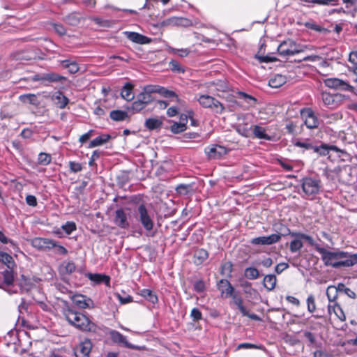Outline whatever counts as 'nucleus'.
Segmentation results:
<instances>
[{"label": "nucleus", "instance_id": "nucleus-1", "mask_svg": "<svg viewBox=\"0 0 357 357\" xmlns=\"http://www.w3.org/2000/svg\"><path fill=\"white\" fill-rule=\"evenodd\" d=\"M63 314L68 322L76 328L84 332H97V325L85 314L74 310L70 307L65 309Z\"/></svg>", "mask_w": 357, "mask_h": 357}, {"label": "nucleus", "instance_id": "nucleus-2", "mask_svg": "<svg viewBox=\"0 0 357 357\" xmlns=\"http://www.w3.org/2000/svg\"><path fill=\"white\" fill-rule=\"evenodd\" d=\"M316 250L321 255V259L326 266H331L335 268L349 267V252L344 251L331 252L319 245L315 247Z\"/></svg>", "mask_w": 357, "mask_h": 357}, {"label": "nucleus", "instance_id": "nucleus-3", "mask_svg": "<svg viewBox=\"0 0 357 357\" xmlns=\"http://www.w3.org/2000/svg\"><path fill=\"white\" fill-rule=\"evenodd\" d=\"M134 215L146 231H150L153 229V214L148 211L144 204H140L137 206L134 210Z\"/></svg>", "mask_w": 357, "mask_h": 357}, {"label": "nucleus", "instance_id": "nucleus-4", "mask_svg": "<svg viewBox=\"0 0 357 357\" xmlns=\"http://www.w3.org/2000/svg\"><path fill=\"white\" fill-rule=\"evenodd\" d=\"M301 183L305 197L307 199H312L320 191L321 181L318 178L305 177L301 180Z\"/></svg>", "mask_w": 357, "mask_h": 357}, {"label": "nucleus", "instance_id": "nucleus-5", "mask_svg": "<svg viewBox=\"0 0 357 357\" xmlns=\"http://www.w3.org/2000/svg\"><path fill=\"white\" fill-rule=\"evenodd\" d=\"M305 47L297 44L292 40H284L278 47V52L283 56H292L304 52Z\"/></svg>", "mask_w": 357, "mask_h": 357}, {"label": "nucleus", "instance_id": "nucleus-6", "mask_svg": "<svg viewBox=\"0 0 357 357\" xmlns=\"http://www.w3.org/2000/svg\"><path fill=\"white\" fill-rule=\"evenodd\" d=\"M321 100L326 107L334 109L340 107L346 98V96L341 93H331L323 91L321 93Z\"/></svg>", "mask_w": 357, "mask_h": 357}, {"label": "nucleus", "instance_id": "nucleus-7", "mask_svg": "<svg viewBox=\"0 0 357 357\" xmlns=\"http://www.w3.org/2000/svg\"><path fill=\"white\" fill-rule=\"evenodd\" d=\"M197 101L203 107L209 108L217 114H222L225 109V107L219 100L208 95H201Z\"/></svg>", "mask_w": 357, "mask_h": 357}, {"label": "nucleus", "instance_id": "nucleus-8", "mask_svg": "<svg viewBox=\"0 0 357 357\" xmlns=\"http://www.w3.org/2000/svg\"><path fill=\"white\" fill-rule=\"evenodd\" d=\"M143 89L150 95H152V93H159L165 98H174L178 102H181V101L174 91L168 90L159 85H146Z\"/></svg>", "mask_w": 357, "mask_h": 357}, {"label": "nucleus", "instance_id": "nucleus-9", "mask_svg": "<svg viewBox=\"0 0 357 357\" xmlns=\"http://www.w3.org/2000/svg\"><path fill=\"white\" fill-rule=\"evenodd\" d=\"M326 86L346 91L354 92V88L349 83L338 78H327L323 80Z\"/></svg>", "mask_w": 357, "mask_h": 357}, {"label": "nucleus", "instance_id": "nucleus-10", "mask_svg": "<svg viewBox=\"0 0 357 357\" xmlns=\"http://www.w3.org/2000/svg\"><path fill=\"white\" fill-rule=\"evenodd\" d=\"M301 114L305 118V124L308 128H317L319 126V121L311 108L301 109Z\"/></svg>", "mask_w": 357, "mask_h": 357}, {"label": "nucleus", "instance_id": "nucleus-11", "mask_svg": "<svg viewBox=\"0 0 357 357\" xmlns=\"http://www.w3.org/2000/svg\"><path fill=\"white\" fill-rule=\"evenodd\" d=\"M92 347L91 340L86 338L75 347L74 354L76 357H90Z\"/></svg>", "mask_w": 357, "mask_h": 357}, {"label": "nucleus", "instance_id": "nucleus-12", "mask_svg": "<svg viewBox=\"0 0 357 357\" xmlns=\"http://www.w3.org/2000/svg\"><path fill=\"white\" fill-rule=\"evenodd\" d=\"M281 239L280 234H273L267 236H259L253 238L250 243L252 245H270L278 243Z\"/></svg>", "mask_w": 357, "mask_h": 357}, {"label": "nucleus", "instance_id": "nucleus-13", "mask_svg": "<svg viewBox=\"0 0 357 357\" xmlns=\"http://www.w3.org/2000/svg\"><path fill=\"white\" fill-rule=\"evenodd\" d=\"M33 247L41 250H50L56 245V241L47 238L36 237L31 240Z\"/></svg>", "mask_w": 357, "mask_h": 357}, {"label": "nucleus", "instance_id": "nucleus-14", "mask_svg": "<svg viewBox=\"0 0 357 357\" xmlns=\"http://www.w3.org/2000/svg\"><path fill=\"white\" fill-rule=\"evenodd\" d=\"M228 296H231L232 298L234 303L237 306L238 309L240 310L243 316L248 317L250 319L255 321L261 320L260 317L257 314L249 313V312L243 305V299L241 298V297L238 296L234 292L232 293L231 295H229Z\"/></svg>", "mask_w": 357, "mask_h": 357}, {"label": "nucleus", "instance_id": "nucleus-15", "mask_svg": "<svg viewBox=\"0 0 357 357\" xmlns=\"http://www.w3.org/2000/svg\"><path fill=\"white\" fill-rule=\"evenodd\" d=\"M109 335L112 342L116 344L123 345V347L129 349H137V346L129 343L127 341L126 337L117 331L110 330Z\"/></svg>", "mask_w": 357, "mask_h": 357}, {"label": "nucleus", "instance_id": "nucleus-16", "mask_svg": "<svg viewBox=\"0 0 357 357\" xmlns=\"http://www.w3.org/2000/svg\"><path fill=\"white\" fill-rule=\"evenodd\" d=\"M205 152L210 159H218L227 154V149L222 146L212 145L206 147Z\"/></svg>", "mask_w": 357, "mask_h": 357}, {"label": "nucleus", "instance_id": "nucleus-17", "mask_svg": "<svg viewBox=\"0 0 357 357\" xmlns=\"http://www.w3.org/2000/svg\"><path fill=\"white\" fill-rule=\"evenodd\" d=\"M114 222L121 229H128L130 227L127 214L123 208H119L115 211Z\"/></svg>", "mask_w": 357, "mask_h": 357}, {"label": "nucleus", "instance_id": "nucleus-18", "mask_svg": "<svg viewBox=\"0 0 357 357\" xmlns=\"http://www.w3.org/2000/svg\"><path fill=\"white\" fill-rule=\"evenodd\" d=\"M73 303L79 308L86 309L93 307V301L84 295H75L73 298Z\"/></svg>", "mask_w": 357, "mask_h": 357}, {"label": "nucleus", "instance_id": "nucleus-19", "mask_svg": "<svg viewBox=\"0 0 357 357\" xmlns=\"http://www.w3.org/2000/svg\"><path fill=\"white\" fill-rule=\"evenodd\" d=\"M125 34L130 40L137 44H149L151 42L150 38L136 32L126 31Z\"/></svg>", "mask_w": 357, "mask_h": 357}, {"label": "nucleus", "instance_id": "nucleus-20", "mask_svg": "<svg viewBox=\"0 0 357 357\" xmlns=\"http://www.w3.org/2000/svg\"><path fill=\"white\" fill-rule=\"evenodd\" d=\"M52 100L55 105L59 109H64L69 103V99L59 91H56L52 95Z\"/></svg>", "mask_w": 357, "mask_h": 357}, {"label": "nucleus", "instance_id": "nucleus-21", "mask_svg": "<svg viewBox=\"0 0 357 357\" xmlns=\"http://www.w3.org/2000/svg\"><path fill=\"white\" fill-rule=\"evenodd\" d=\"M218 289L221 291V293L225 294V296L227 297L229 295H231L234 291V288L231 284V283L225 279L220 280L218 284Z\"/></svg>", "mask_w": 357, "mask_h": 357}, {"label": "nucleus", "instance_id": "nucleus-22", "mask_svg": "<svg viewBox=\"0 0 357 357\" xmlns=\"http://www.w3.org/2000/svg\"><path fill=\"white\" fill-rule=\"evenodd\" d=\"M313 151L319 153L320 155L326 156L328 154L329 151H335L337 152L338 148L334 145H327L322 144L320 146H314Z\"/></svg>", "mask_w": 357, "mask_h": 357}, {"label": "nucleus", "instance_id": "nucleus-23", "mask_svg": "<svg viewBox=\"0 0 357 357\" xmlns=\"http://www.w3.org/2000/svg\"><path fill=\"white\" fill-rule=\"evenodd\" d=\"M83 18L81 13L73 12L63 17V21L70 26H77Z\"/></svg>", "mask_w": 357, "mask_h": 357}, {"label": "nucleus", "instance_id": "nucleus-24", "mask_svg": "<svg viewBox=\"0 0 357 357\" xmlns=\"http://www.w3.org/2000/svg\"><path fill=\"white\" fill-rule=\"evenodd\" d=\"M162 121L158 118H149L144 122V126L149 130L160 129L162 126Z\"/></svg>", "mask_w": 357, "mask_h": 357}, {"label": "nucleus", "instance_id": "nucleus-25", "mask_svg": "<svg viewBox=\"0 0 357 357\" xmlns=\"http://www.w3.org/2000/svg\"><path fill=\"white\" fill-rule=\"evenodd\" d=\"M89 279L97 284L105 283L109 286L110 283V278L106 275L99 273H89L87 275Z\"/></svg>", "mask_w": 357, "mask_h": 357}, {"label": "nucleus", "instance_id": "nucleus-26", "mask_svg": "<svg viewBox=\"0 0 357 357\" xmlns=\"http://www.w3.org/2000/svg\"><path fill=\"white\" fill-rule=\"evenodd\" d=\"M266 130L265 128L259 126L258 125H255L252 128V133L255 137L259 139H265V140H271L272 137L266 134Z\"/></svg>", "mask_w": 357, "mask_h": 357}, {"label": "nucleus", "instance_id": "nucleus-27", "mask_svg": "<svg viewBox=\"0 0 357 357\" xmlns=\"http://www.w3.org/2000/svg\"><path fill=\"white\" fill-rule=\"evenodd\" d=\"M208 257V252L203 248L197 249L194 252V263L197 265H200Z\"/></svg>", "mask_w": 357, "mask_h": 357}, {"label": "nucleus", "instance_id": "nucleus-28", "mask_svg": "<svg viewBox=\"0 0 357 357\" xmlns=\"http://www.w3.org/2000/svg\"><path fill=\"white\" fill-rule=\"evenodd\" d=\"M287 82V78L285 76L277 74L275 75L273 77H271L268 81V85L271 88H279L284 84Z\"/></svg>", "mask_w": 357, "mask_h": 357}, {"label": "nucleus", "instance_id": "nucleus-29", "mask_svg": "<svg viewBox=\"0 0 357 357\" xmlns=\"http://www.w3.org/2000/svg\"><path fill=\"white\" fill-rule=\"evenodd\" d=\"M331 310H333V313L340 321H344L346 320L344 312L339 303H335L333 305L329 304L328 312L330 314H331Z\"/></svg>", "mask_w": 357, "mask_h": 357}, {"label": "nucleus", "instance_id": "nucleus-30", "mask_svg": "<svg viewBox=\"0 0 357 357\" xmlns=\"http://www.w3.org/2000/svg\"><path fill=\"white\" fill-rule=\"evenodd\" d=\"M132 90H133V85L130 83H126L123 86V88L121 91V97L127 101L132 100L135 97Z\"/></svg>", "mask_w": 357, "mask_h": 357}, {"label": "nucleus", "instance_id": "nucleus-31", "mask_svg": "<svg viewBox=\"0 0 357 357\" xmlns=\"http://www.w3.org/2000/svg\"><path fill=\"white\" fill-rule=\"evenodd\" d=\"M110 139V135L102 134L91 140L89 144V148H93L96 146H102L106 144Z\"/></svg>", "mask_w": 357, "mask_h": 357}, {"label": "nucleus", "instance_id": "nucleus-32", "mask_svg": "<svg viewBox=\"0 0 357 357\" xmlns=\"http://www.w3.org/2000/svg\"><path fill=\"white\" fill-rule=\"evenodd\" d=\"M0 262L5 264L9 269H13L15 266L13 257L3 251H0Z\"/></svg>", "mask_w": 357, "mask_h": 357}, {"label": "nucleus", "instance_id": "nucleus-33", "mask_svg": "<svg viewBox=\"0 0 357 357\" xmlns=\"http://www.w3.org/2000/svg\"><path fill=\"white\" fill-rule=\"evenodd\" d=\"M67 78L56 73H45V81L50 83L62 82Z\"/></svg>", "mask_w": 357, "mask_h": 357}, {"label": "nucleus", "instance_id": "nucleus-34", "mask_svg": "<svg viewBox=\"0 0 357 357\" xmlns=\"http://www.w3.org/2000/svg\"><path fill=\"white\" fill-rule=\"evenodd\" d=\"M263 282L264 287L267 290L271 291L275 287L277 278L275 275L269 274L264 277Z\"/></svg>", "mask_w": 357, "mask_h": 357}, {"label": "nucleus", "instance_id": "nucleus-35", "mask_svg": "<svg viewBox=\"0 0 357 357\" xmlns=\"http://www.w3.org/2000/svg\"><path fill=\"white\" fill-rule=\"evenodd\" d=\"M175 190L180 195H188L193 192V185L181 183L175 188Z\"/></svg>", "mask_w": 357, "mask_h": 357}, {"label": "nucleus", "instance_id": "nucleus-36", "mask_svg": "<svg viewBox=\"0 0 357 357\" xmlns=\"http://www.w3.org/2000/svg\"><path fill=\"white\" fill-rule=\"evenodd\" d=\"M139 294L146 298L149 302L152 303L153 304H155L158 302V296L155 295V294L149 289H143L140 291Z\"/></svg>", "mask_w": 357, "mask_h": 357}, {"label": "nucleus", "instance_id": "nucleus-37", "mask_svg": "<svg viewBox=\"0 0 357 357\" xmlns=\"http://www.w3.org/2000/svg\"><path fill=\"white\" fill-rule=\"evenodd\" d=\"M109 117L115 121H124L128 117L127 112L123 110H112L109 113Z\"/></svg>", "mask_w": 357, "mask_h": 357}, {"label": "nucleus", "instance_id": "nucleus-38", "mask_svg": "<svg viewBox=\"0 0 357 357\" xmlns=\"http://www.w3.org/2000/svg\"><path fill=\"white\" fill-rule=\"evenodd\" d=\"M339 290H337V286L331 285L328 287L326 289V296L330 302H334L336 301L338 296Z\"/></svg>", "mask_w": 357, "mask_h": 357}, {"label": "nucleus", "instance_id": "nucleus-39", "mask_svg": "<svg viewBox=\"0 0 357 357\" xmlns=\"http://www.w3.org/2000/svg\"><path fill=\"white\" fill-rule=\"evenodd\" d=\"M129 172H121L116 176L117 185L121 188L124 187L129 182Z\"/></svg>", "mask_w": 357, "mask_h": 357}, {"label": "nucleus", "instance_id": "nucleus-40", "mask_svg": "<svg viewBox=\"0 0 357 357\" xmlns=\"http://www.w3.org/2000/svg\"><path fill=\"white\" fill-rule=\"evenodd\" d=\"M19 285L22 291L27 292L33 287V284L30 279L22 275Z\"/></svg>", "mask_w": 357, "mask_h": 357}, {"label": "nucleus", "instance_id": "nucleus-41", "mask_svg": "<svg viewBox=\"0 0 357 357\" xmlns=\"http://www.w3.org/2000/svg\"><path fill=\"white\" fill-rule=\"evenodd\" d=\"M20 100L24 103H29L33 105H37L38 101L35 94H23L20 96Z\"/></svg>", "mask_w": 357, "mask_h": 357}, {"label": "nucleus", "instance_id": "nucleus-42", "mask_svg": "<svg viewBox=\"0 0 357 357\" xmlns=\"http://www.w3.org/2000/svg\"><path fill=\"white\" fill-rule=\"evenodd\" d=\"M137 98L139 100L142 102H143L145 105H148L153 101V98L152 95L149 94L145 90H142L141 93H139Z\"/></svg>", "mask_w": 357, "mask_h": 357}, {"label": "nucleus", "instance_id": "nucleus-43", "mask_svg": "<svg viewBox=\"0 0 357 357\" xmlns=\"http://www.w3.org/2000/svg\"><path fill=\"white\" fill-rule=\"evenodd\" d=\"M302 238L299 237H295V238L291 241L289 245V250L291 252H296L303 248Z\"/></svg>", "mask_w": 357, "mask_h": 357}, {"label": "nucleus", "instance_id": "nucleus-44", "mask_svg": "<svg viewBox=\"0 0 357 357\" xmlns=\"http://www.w3.org/2000/svg\"><path fill=\"white\" fill-rule=\"evenodd\" d=\"M187 129V126L185 122H174L170 126V130L174 134L181 133Z\"/></svg>", "mask_w": 357, "mask_h": 357}, {"label": "nucleus", "instance_id": "nucleus-45", "mask_svg": "<svg viewBox=\"0 0 357 357\" xmlns=\"http://www.w3.org/2000/svg\"><path fill=\"white\" fill-rule=\"evenodd\" d=\"M236 130L238 134L245 137H249L251 135V128L248 124H238Z\"/></svg>", "mask_w": 357, "mask_h": 357}, {"label": "nucleus", "instance_id": "nucleus-46", "mask_svg": "<svg viewBox=\"0 0 357 357\" xmlns=\"http://www.w3.org/2000/svg\"><path fill=\"white\" fill-rule=\"evenodd\" d=\"M305 27L316 31L317 32L323 33L324 34L329 33V30L327 29L319 26L317 24H315L314 22H308L305 24Z\"/></svg>", "mask_w": 357, "mask_h": 357}, {"label": "nucleus", "instance_id": "nucleus-47", "mask_svg": "<svg viewBox=\"0 0 357 357\" xmlns=\"http://www.w3.org/2000/svg\"><path fill=\"white\" fill-rule=\"evenodd\" d=\"M259 275V271L255 268L248 267L245 270V276L250 280H255Z\"/></svg>", "mask_w": 357, "mask_h": 357}, {"label": "nucleus", "instance_id": "nucleus-48", "mask_svg": "<svg viewBox=\"0 0 357 357\" xmlns=\"http://www.w3.org/2000/svg\"><path fill=\"white\" fill-rule=\"evenodd\" d=\"M146 107V105L137 98L136 100L132 103L131 106L128 107V109L132 111L133 113H137L144 109Z\"/></svg>", "mask_w": 357, "mask_h": 357}, {"label": "nucleus", "instance_id": "nucleus-49", "mask_svg": "<svg viewBox=\"0 0 357 357\" xmlns=\"http://www.w3.org/2000/svg\"><path fill=\"white\" fill-rule=\"evenodd\" d=\"M52 157L50 154L41 152L38 155V162L42 165H47L51 162Z\"/></svg>", "mask_w": 357, "mask_h": 357}, {"label": "nucleus", "instance_id": "nucleus-50", "mask_svg": "<svg viewBox=\"0 0 357 357\" xmlns=\"http://www.w3.org/2000/svg\"><path fill=\"white\" fill-rule=\"evenodd\" d=\"M3 281L8 284L10 285L13 283L14 281V275L12 269H8L3 272Z\"/></svg>", "mask_w": 357, "mask_h": 357}, {"label": "nucleus", "instance_id": "nucleus-51", "mask_svg": "<svg viewBox=\"0 0 357 357\" xmlns=\"http://www.w3.org/2000/svg\"><path fill=\"white\" fill-rule=\"evenodd\" d=\"M306 303H307V309L308 312L310 313L314 312L317 307H316L315 298L312 294H310L307 296V300H306Z\"/></svg>", "mask_w": 357, "mask_h": 357}, {"label": "nucleus", "instance_id": "nucleus-52", "mask_svg": "<svg viewBox=\"0 0 357 357\" xmlns=\"http://www.w3.org/2000/svg\"><path fill=\"white\" fill-rule=\"evenodd\" d=\"M337 290H339L340 292H344L349 298H355L356 297V293L351 290L349 288L346 287L343 283H339L337 284Z\"/></svg>", "mask_w": 357, "mask_h": 357}, {"label": "nucleus", "instance_id": "nucleus-53", "mask_svg": "<svg viewBox=\"0 0 357 357\" xmlns=\"http://www.w3.org/2000/svg\"><path fill=\"white\" fill-rule=\"evenodd\" d=\"M291 236L299 237V238H302L303 240H305L310 245H312V246L314 245L315 247L317 245L315 244V242H314V239L312 238V237H311L309 235L299 232V233L291 234Z\"/></svg>", "mask_w": 357, "mask_h": 357}, {"label": "nucleus", "instance_id": "nucleus-54", "mask_svg": "<svg viewBox=\"0 0 357 357\" xmlns=\"http://www.w3.org/2000/svg\"><path fill=\"white\" fill-rule=\"evenodd\" d=\"M62 229L67 234H70L73 231L76 230V225L74 222H67L62 226Z\"/></svg>", "mask_w": 357, "mask_h": 357}, {"label": "nucleus", "instance_id": "nucleus-55", "mask_svg": "<svg viewBox=\"0 0 357 357\" xmlns=\"http://www.w3.org/2000/svg\"><path fill=\"white\" fill-rule=\"evenodd\" d=\"M294 145L297 147L303 148L306 150H310V149L312 150L314 148V145L312 143H310V142H308L307 140H305L304 142H300V141L296 142L294 143Z\"/></svg>", "mask_w": 357, "mask_h": 357}, {"label": "nucleus", "instance_id": "nucleus-56", "mask_svg": "<svg viewBox=\"0 0 357 357\" xmlns=\"http://www.w3.org/2000/svg\"><path fill=\"white\" fill-rule=\"evenodd\" d=\"M176 22V26H178L188 27L192 24V22L190 20L185 18V17H177V20Z\"/></svg>", "mask_w": 357, "mask_h": 357}, {"label": "nucleus", "instance_id": "nucleus-57", "mask_svg": "<svg viewBox=\"0 0 357 357\" xmlns=\"http://www.w3.org/2000/svg\"><path fill=\"white\" fill-rule=\"evenodd\" d=\"M212 84L215 86V89L218 91H226L228 89L226 82L222 80H218L217 82H213Z\"/></svg>", "mask_w": 357, "mask_h": 357}, {"label": "nucleus", "instance_id": "nucleus-58", "mask_svg": "<svg viewBox=\"0 0 357 357\" xmlns=\"http://www.w3.org/2000/svg\"><path fill=\"white\" fill-rule=\"evenodd\" d=\"M69 168L70 171L73 173H77L82 169V164L79 162H77L75 161L69 162Z\"/></svg>", "mask_w": 357, "mask_h": 357}, {"label": "nucleus", "instance_id": "nucleus-59", "mask_svg": "<svg viewBox=\"0 0 357 357\" xmlns=\"http://www.w3.org/2000/svg\"><path fill=\"white\" fill-rule=\"evenodd\" d=\"M193 289L196 292H203L205 289L204 282L202 280L195 282V283L193 284Z\"/></svg>", "mask_w": 357, "mask_h": 357}, {"label": "nucleus", "instance_id": "nucleus-60", "mask_svg": "<svg viewBox=\"0 0 357 357\" xmlns=\"http://www.w3.org/2000/svg\"><path fill=\"white\" fill-rule=\"evenodd\" d=\"M54 31L60 36H64L66 33V29L61 24L54 23L52 24Z\"/></svg>", "mask_w": 357, "mask_h": 357}, {"label": "nucleus", "instance_id": "nucleus-61", "mask_svg": "<svg viewBox=\"0 0 357 357\" xmlns=\"http://www.w3.org/2000/svg\"><path fill=\"white\" fill-rule=\"evenodd\" d=\"M190 317L193 321H199L202 319V314L200 310L196 307L191 310Z\"/></svg>", "mask_w": 357, "mask_h": 357}, {"label": "nucleus", "instance_id": "nucleus-62", "mask_svg": "<svg viewBox=\"0 0 357 357\" xmlns=\"http://www.w3.org/2000/svg\"><path fill=\"white\" fill-rule=\"evenodd\" d=\"M64 269L66 273L70 274L75 271L76 266L73 261H68L63 264Z\"/></svg>", "mask_w": 357, "mask_h": 357}, {"label": "nucleus", "instance_id": "nucleus-63", "mask_svg": "<svg viewBox=\"0 0 357 357\" xmlns=\"http://www.w3.org/2000/svg\"><path fill=\"white\" fill-rule=\"evenodd\" d=\"M0 242L3 244L10 243L13 248L17 247L16 243L7 238L1 231H0Z\"/></svg>", "mask_w": 357, "mask_h": 357}, {"label": "nucleus", "instance_id": "nucleus-64", "mask_svg": "<svg viewBox=\"0 0 357 357\" xmlns=\"http://www.w3.org/2000/svg\"><path fill=\"white\" fill-rule=\"evenodd\" d=\"M176 20L177 17H172L161 22L160 24L162 26H176Z\"/></svg>", "mask_w": 357, "mask_h": 357}]
</instances>
